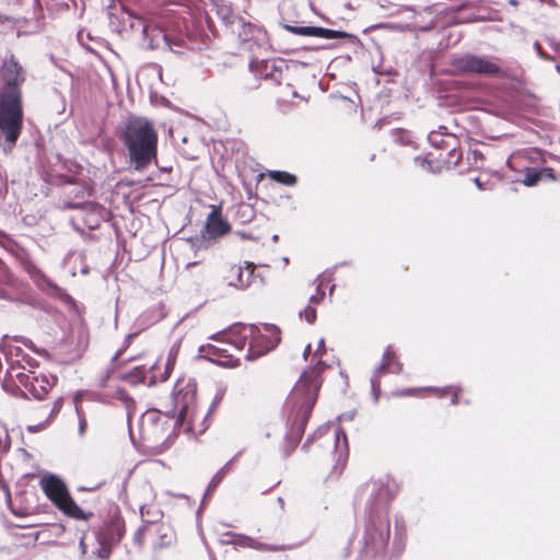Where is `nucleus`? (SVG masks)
<instances>
[{"label": "nucleus", "instance_id": "1", "mask_svg": "<svg viewBox=\"0 0 560 560\" xmlns=\"http://www.w3.org/2000/svg\"><path fill=\"white\" fill-rule=\"evenodd\" d=\"M358 492L361 497L369 494L368 512L360 541V558L385 560L390 538L389 504L395 493L387 479H371L362 485Z\"/></svg>", "mask_w": 560, "mask_h": 560}, {"label": "nucleus", "instance_id": "2", "mask_svg": "<svg viewBox=\"0 0 560 560\" xmlns=\"http://www.w3.org/2000/svg\"><path fill=\"white\" fill-rule=\"evenodd\" d=\"M27 72L11 54L0 66V133L13 147L23 127V92Z\"/></svg>", "mask_w": 560, "mask_h": 560}, {"label": "nucleus", "instance_id": "3", "mask_svg": "<svg viewBox=\"0 0 560 560\" xmlns=\"http://www.w3.org/2000/svg\"><path fill=\"white\" fill-rule=\"evenodd\" d=\"M326 369L323 361L310 366L301 375L285 401L288 421L296 435H302L322 387V374Z\"/></svg>", "mask_w": 560, "mask_h": 560}, {"label": "nucleus", "instance_id": "4", "mask_svg": "<svg viewBox=\"0 0 560 560\" xmlns=\"http://www.w3.org/2000/svg\"><path fill=\"white\" fill-rule=\"evenodd\" d=\"M120 140L128 151L135 171L145 170L158 160L159 135L154 125L144 117H130L124 125Z\"/></svg>", "mask_w": 560, "mask_h": 560}, {"label": "nucleus", "instance_id": "5", "mask_svg": "<svg viewBox=\"0 0 560 560\" xmlns=\"http://www.w3.org/2000/svg\"><path fill=\"white\" fill-rule=\"evenodd\" d=\"M174 431L172 419L158 410L145 411L138 421V434L143 447L162 453L168 447Z\"/></svg>", "mask_w": 560, "mask_h": 560}, {"label": "nucleus", "instance_id": "6", "mask_svg": "<svg viewBox=\"0 0 560 560\" xmlns=\"http://www.w3.org/2000/svg\"><path fill=\"white\" fill-rule=\"evenodd\" d=\"M39 487L46 498L65 515L79 521H88L93 514L84 512L71 497L66 482L54 474H45Z\"/></svg>", "mask_w": 560, "mask_h": 560}, {"label": "nucleus", "instance_id": "7", "mask_svg": "<svg viewBox=\"0 0 560 560\" xmlns=\"http://www.w3.org/2000/svg\"><path fill=\"white\" fill-rule=\"evenodd\" d=\"M463 159V151L458 140L453 135L441 141V145L424 156L415 158V163L423 171L441 172L457 166Z\"/></svg>", "mask_w": 560, "mask_h": 560}, {"label": "nucleus", "instance_id": "8", "mask_svg": "<svg viewBox=\"0 0 560 560\" xmlns=\"http://www.w3.org/2000/svg\"><path fill=\"white\" fill-rule=\"evenodd\" d=\"M94 188L89 183L75 184L68 192V200L65 201L62 209H81L90 217L85 223L91 228L100 225V219L105 212V208L94 201H83V199L93 196Z\"/></svg>", "mask_w": 560, "mask_h": 560}, {"label": "nucleus", "instance_id": "9", "mask_svg": "<svg viewBox=\"0 0 560 560\" xmlns=\"http://www.w3.org/2000/svg\"><path fill=\"white\" fill-rule=\"evenodd\" d=\"M245 335L247 336V339L249 338V341L248 349L244 352L243 359L248 361L265 355L275 349L281 340L280 330L275 326L269 325L265 326V331L249 327L248 334Z\"/></svg>", "mask_w": 560, "mask_h": 560}, {"label": "nucleus", "instance_id": "10", "mask_svg": "<svg viewBox=\"0 0 560 560\" xmlns=\"http://www.w3.org/2000/svg\"><path fill=\"white\" fill-rule=\"evenodd\" d=\"M452 66L458 73L464 74H481L495 78H506L508 73L495 61L490 58L464 55L455 58Z\"/></svg>", "mask_w": 560, "mask_h": 560}, {"label": "nucleus", "instance_id": "11", "mask_svg": "<svg viewBox=\"0 0 560 560\" xmlns=\"http://www.w3.org/2000/svg\"><path fill=\"white\" fill-rule=\"evenodd\" d=\"M140 545H150L152 548L168 547L175 540V533L171 526L163 522L145 521L135 535Z\"/></svg>", "mask_w": 560, "mask_h": 560}, {"label": "nucleus", "instance_id": "12", "mask_svg": "<svg viewBox=\"0 0 560 560\" xmlns=\"http://www.w3.org/2000/svg\"><path fill=\"white\" fill-rule=\"evenodd\" d=\"M125 534V523L119 516L106 520L100 527L96 539L100 547L95 553L100 559L106 560L110 557L112 549L117 545Z\"/></svg>", "mask_w": 560, "mask_h": 560}, {"label": "nucleus", "instance_id": "13", "mask_svg": "<svg viewBox=\"0 0 560 560\" xmlns=\"http://www.w3.org/2000/svg\"><path fill=\"white\" fill-rule=\"evenodd\" d=\"M508 166L520 173V177L515 182L522 183L525 186H536L544 179L555 180L556 176L551 167H528L527 159L522 154H513L508 160Z\"/></svg>", "mask_w": 560, "mask_h": 560}, {"label": "nucleus", "instance_id": "14", "mask_svg": "<svg viewBox=\"0 0 560 560\" xmlns=\"http://www.w3.org/2000/svg\"><path fill=\"white\" fill-rule=\"evenodd\" d=\"M256 265L249 261L229 265L224 270V280L231 287L246 289L253 284H262L264 279L256 273Z\"/></svg>", "mask_w": 560, "mask_h": 560}, {"label": "nucleus", "instance_id": "15", "mask_svg": "<svg viewBox=\"0 0 560 560\" xmlns=\"http://www.w3.org/2000/svg\"><path fill=\"white\" fill-rule=\"evenodd\" d=\"M19 383L27 389L34 398L43 400L48 393L57 385L58 378L55 375L35 372H21L16 375Z\"/></svg>", "mask_w": 560, "mask_h": 560}, {"label": "nucleus", "instance_id": "16", "mask_svg": "<svg viewBox=\"0 0 560 560\" xmlns=\"http://www.w3.org/2000/svg\"><path fill=\"white\" fill-rule=\"evenodd\" d=\"M63 398L58 397L51 402L30 406L27 409V417L37 423L34 427H30L28 430L31 432H38L46 429L56 419L63 406Z\"/></svg>", "mask_w": 560, "mask_h": 560}, {"label": "nucleus", "instance_id": "17", "mask_svg": "<svg viewBox=\"0 0 560 560\" xmlns=\"http://www.w3.org/2000/svg\"><path fill=\"white\" fill-rule=\"evenodd\" d=\"M199 352L209 361L223 368L238 366L244 354V350L219 348V346H200Z\"/></svg>", "mask_w": 560, "mask_h": 560}, {"label": "nucleus", "instance_id": "18", "mask_svg": "<svg viewBox=\"0 0 560 560\" xmlns=\"http://www.w3.org/2000/svg\"><path fill=\"white\" fill-rule=\"evenodd\" d=\"M230 231L231 224L222 217L221 207L211 206V211L202 230V236L209 240H217L229 234Z\"/></svg>", "mask_w": 560, "mask_h": 560}, {"label": "nucleus", "instance_id": "19", "mask_svg": "<svg viewBox=\"0 0 560 560\" xmlns=\"http://www.w3.org/2000/svg\"><path fill=\"white\" fill-rule=\"evenodd\" d=\"M237 34L241 43L249 50H253L255 46L259 47L267 43V31L261 25L245 22L244 19H240Z\"/></svg>", "mask_w": 560, "mask_h": 560}, {"label": "nucleus", "instance_id": "20", "mask_svg": "<svg viewBox=\"0 0 560 560\" xmlns=\"http://www.w3.org/2000/svg\"><path fill=\"white\" fill-rule=\"evenodd\" d=\"M158 368V363L152 364L149 369H147L144 365L135 366L132 370L122 375V380L132 385L143 383L149 386H153L159 381H165L167 377L165 374H163L160 378H158L154 374V370Z\"/></svg>", "mask_w": 560, "mask_h": 560}, {"label": "nucleus", "instance_id": "21", "mask_svg": "<svg viewBox=\"0 0 560 560\" xmlns=\"http://www.w3.org/2000/svg\"><path fill=\"white\" fill-rule=\"evenodd\" d=\"M212 342L205 346H219V348H232V350H245L247 336L235 331H219L209 337Z\"/></svg>", "mask_w": 560, "mask_h": 560}, {"label": "nucleus", "instance_id": "22", "mask_svg": "<svg viewBox=\"0 0 560 560\" xmlns=\"http://www.w3.org/2000/svg\"><path fill=\"white\" fill-rule=\"evenodd\" d=\"M260 75L272 84L280 85L289 80V67L279 60H266L261 66Z\"/></svg>", "mask_w": 560, "mask_h": 560}, {"label": "nucleus", "instance_id": "23", "mask_svg": "<svg viewBox=\"0 0 560 560\" xmlns=\"http://www.w3.org/2000/svg\"><path fill=\"white\" fill-rule=\"evenodd\" d=\"M402 363L399 361L396 351L393 346H387L383 357L381 364L377 366L375 373L377 376H383L385 374H399L402 372Z\"/></svg>", "mask_w": 560, "mask_h": 560}, {"label": "nucleus", "instance_id": "24", "mask_svg": "<svg viewBox=\"0 0 560 560\" xmlns=\"http://www.w3.org/2000/svg\"><path fill=\"white\" fill-rule=\"evenodd\" d=\"M409 392L416 393V392H425L430 393L431 395L438 397V398H445L450 397L452 405L458 404V397L462 393V388L456 385H450L445 387H423V388H412L409 389Z\"/></svg>", "mask_w": 560, "mask_h": 560}, {"label": "nucleus", "instance_id": "25", "mask_svg": "<svg viewBox=\"0 0 560 560\" xmlns=\"http://www.w3.org/2000/svg\"><path fill=\"white\" fill-rule=\"evenodd\" d=\"M267 176L271 180L288 187H292L298 183V177L285 171H269Z\"/></svg>", "mask_w": 560, "mask_h": 560}, {"label": "nucleus", "instance_id": "26", "mask_svg": "<svg viewBox=\"0 0 560 560\" xmlns=\"http://www.w3.org/2000/svg\"><path fill=\"white\" fill-rule=\"evenodd\" d=\"M313 37L335 39L341 37V33L335 30L313 26Z\"/></svg>", "mask_w": 560, "mask_h": 560}, {"label": "nucleus", "instance_id": "27", "mask_svg": "<svg viewBox=\"0 0 560 560\" xmlns=\"http://www.w3.org/2000/svg\"><path fill=\"white\" fill-rule=\"evenodd\" d=\"M11 445L8 429L0 422V452H8Z\"/></svg>", "mask_w": 560, "mask_h": 560}, {"label": "nucleus", "instance_id": "28", "mask_svg": "<svg viewBox=\"0 0 560 560\" xmlns=\"http://www.w3.org/2000/svg\"><path fill=\"white\" fill-rule=\"evenodd\" d=\"M300 317L307 324H314L317 318L316 307L307 305L303 311L300 312Z\"/></svg>", "mask_w": 560, "mask_h": 560}, {"label": "nucleus", "instance_id": "29", "mask_svg": "<svg viewBox=\"0 0 560 560\" xmlns=\"http://www.w3.org/2000/svg\"><path fill=\"white\" fill-rule=\"evenodd\" d=\"M230 469H231V463H226L219 471H217V474L213 476V478L210 482V488L218 487L221 483V481L224 479L226 474L230 471Z\"/></svg>", "mask_w": 560, "mask_h": 560}, {"label": "nucleus", "instance_id": "30", "mask_svg": "<svg viewBox=\"0 0 560 560\" xmlns=\"http://www.w3.org/2000/svg\"><path fill=\"white\" fill-rule=\"evenodd\" d=\"M382 376H377L376 373H374V376L371 378V392L374 401H377L381 395V378Z\"/></svg>", "mask_w": 560, "mask_h": 560}, {"label": "nucleus", "instance_id": "31", "mask_svg": "<svg viewBox=\"0 0 560 560\" xmlns=\"http://www.w3.org/2000/svg\"><path fill=\"white\" fill-rule=\"evenodd\" d=\"M289 30L296 35L313 37V26H290Z\"/></svg>", "mask_w": 560, "mask_h": 560}, {"label": "nucleus", "instance_id": "32", "mask_svg": "<svg viewBox=\"0 0 560 560\" xmlns=\"http://www.w3.org/2000/svg\"><path fill=\"white\" fill-rule=\"evenodd\" d=\"M324 298H325V292L323 290H320L319 288H317L316 293L312 294L310 296V304L308 305H313V306L316 307V305L322 303Z\"/></svg>", "mask_w": 560, "mask_h": 560}, {"label": "nucleus", "instance_id": "33", "mask_svg": "<svg viewBox=\"0 0 560 560\" xmlns=\"http://www.w3.org/2000/svg\"><path fill=\"white\" fill-rule=\"evenodd\" d=\"M470 154H471V155H472V158H474V165H475V167H477V168L481 167V166H482V164H479L478 162H479V161H480V162H482V161H483V155H482V153H481L480 151H478V150H472V151H470V152H469V155H470Z\"/></svg>", "mask_w": 560, "mask_h": 560}, {"label": "nucleus", "instance_id": "34", "mask_svg": "<svg viewBox=\"0 0 560 560\" xmlns=\"http://www.w3.org/2000/svg\"><path fill=\"white\" fill-rule=\"evenodd\" d=\"M341 435H342L345 445L347 446V435H346V433L341 429H337L335 431V435H334V442H335V447L336 448L339 447L338 444H339V439H340Z\"/></svg>", "mask_w": 560, "mask_h": 560}, {"label": "nucleus", "instance_id": "35", "mask_svg": "<svg viewBox=\"0 0 560 560\" xmlns=\"http://www.w3.org/2000/svg\"><path fill=\"white\" fill-rule=\"evenodd\" d=\"M109 381V376H106V377H102L100 380V386L101 387H105L107 385V382Z\"/></svg>", "mask_w": 560, "mask_h": 560}, {"label": "nucleus", "instance_id": "36", "mask_svg": "<svg viewBox=\"0 0 560 560\" xmlns=\"http://www.w3.org/2000/svg\"><path fill=\"white\" fill-rule=\"evenodd\" d=\"M80 548H81L83 553L86 552V544L84 541V537H82L81 540H80Z\"/></svg>", "mask_w": 560, "mask_h": 560}, {"label": "nucleus", "instance_id": "37", "mask_svg": "<svg viewBox=\"0 0 560 560\" xmlns=\"http://www.w3.org/2000/svg\"><path fill=\"white\" fill-rule=\"evenodd\" d=\"M475 183L476 185L478 186L479 189H485L482 183H481V176H478L476 179H475Z\"/></svg>", "mask_w": 560, "mask_h": 560}, {"label": "nucleus", "instance_id": "38", "mask_svg": "<svg viewBox=\"0 0 560 560\" xmlns=\"http://www.w3.org/2000/svg\"><path fill=\"white\" fill-rule=\"evenodd\" d=\"M187 408H188V405L187 404H183L180 409H179V413L183 415L184 412H186Z\"/></svg>", "mask_w": 560, "mask_h": 560}, {"label": "nucleus", "instance_id": "39", "mask_svg": "<svg viewBox=\"0 0 560 560\" xmlns=\"http://www.w3.org/2000/svg\"><path fill=\"white\" fill-rule=\"evenodd\" d=\"M85 425H86V421L85 420H81V422H80V430H81V432L84 431Z\"/></svg>", "mask_w": 560, "mask_h": 560}, {"label": "nucleus", "instance_id": "40", "mask_svg": "<svg viewBox=\"0 0 560 560\" xmlns=\"http://www.w3.org/2000/svg\"><path fill=\"white\" fill-rule=\"evenodd\" d=\"M310 351H311V346H307L306 349L304 350L305 358L308 355Z\"/></svg>", "mask_w": 560, "mask_h": 560}, {"label": "nucleus", "instance_id": "41", "mask_svg": "<svg viewBox=\"0 0 560 560\" xmlns=\"http://www.w3.org/2000/svg\"><path fill=\"white\" fill-rule=\"evenodd\" d=\"M179 396H180V392H178V393L175 395V400H176V401H178Z\"/></svg>", "mask_w": 560, "mask_h": 560}, {"label": "nucleus", "instance_id": "42", "mask_svg": "<svg viewBox=\"0 0 560 560\" xmlns=\"http://www.w3.org/2000/svg\"><path fill=\"white\" fill-rule=\"evenodd\" d=\"M430 140L432 143H435L434 135H431Z\"/></svg>", "mask_w": 560, "mask_h": 560}, {"label": "nucleus", "instance_id": "43", "mask_svg": "<svg viewBox=\"0 0 560 560\" xmlns=\"http://www.w3.org/2000/svg\"><path fill=\"white\" fill-rule=\"evenodd\" d=\"M196 265V262H188V267Z\"/></svg>", "mask_w": 560, "mask_h": 560}]
</instances>
